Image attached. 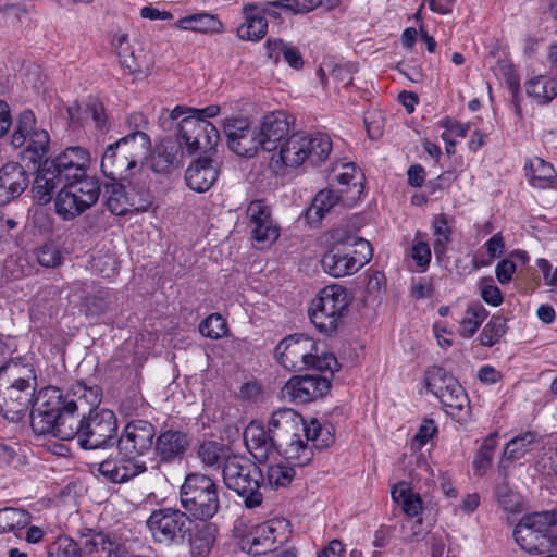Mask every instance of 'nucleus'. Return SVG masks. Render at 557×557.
I'll return each mask as SVG.
<instances>
[{
	"label": "nucleus",
	"instance_id": "ea45409f",
	"mask_svg": "<svg viewBox=\"0 0 557 557\" xmlns=\"http://www.w3.org/2000/svg\"><path fill=\"white\" fill-rule=\"evenodd\" d=\"M342 196L332 189H322L313 198L305 216L310 224H319L325 214L341 200Z\"/></svg>",
	"mask_w": 557,
	"mask_h": 557
},
{
	"label": "nucleus",
	"instance_id": "a878e982",
	"mask_svg": "<svg viewBox=\"0 0 557 557\" xmlns=\"http://www.w3.org/2000/svg\"><path fill=\"white\" fill-rule=\"evenodd\" d=\"M29 184V174L23 165L8 162L0 168V206L18 198Z\"/></svg>",
	"mask_w": 557,
	"mask_h": 557
},
{
	"label": "nucleus",
	"instance_id": "4d7b16f0",
	"mask_svg": "<svg viewBox=\"0 0 557 557\" xmlns=\"http://www.w3.org/2000/svg\"><path fill=\"white\" fill-rule=\"evenodd\" d=\"M433 235L436 237L434 240V252L441 256L446 250V245L450 240V231L444 215L436 216L432 223Z\"/></svg>",
	"mask_w": 557,
	"mask_h": 557
},
{
	"label": "nucleus",
	"instance_id": "6e6552de",
	"mask_svg": "<svg viewBox=\"0 0 557 557\" xmlns=\"http://www.w3.org/2000/svg\"><path fill=\"white\" fill-rule=\"evenodd\" d=\"M349 304L350 299L343 286H325L311 302L310 321L320 333L334 335L343 324Z\"/></svg>",
	"mask_w": 557,
	"mask_h": 557
},
{
	"label": "nucleus",
	"instance_id": "cd10ccee",
	"mask_svg": "<svg viewBox=\"0 0 557 557\" xmlns=\"http://www.w3.org/2000/svg\"><path fill=\"white\" fill-rule=\"evenodd\" d=\"M82 555L88 557H129L126 547L112 541L108 534L88 530L79 541Z\"/></svg>",
	"mask_w": 557,
	"mask_h": 557
},
{
	"label": "nucleus",
	"instance_id": "bb28decb",
	"mask_svg": "<svg viewBox=\"0 0 557 557\" xmlns=\"http://www.w3.org/2000/svg\"><path fill=\"white\" fill-rule=\"evenodd\" d=\"M209 153H212L209 152ZM219 176V162L211 154L200 157L193 161L185 172L187 186L197 191L209 190Z\"/></svg>",
	"mask_w": 557,
	"mask_h": 557
},
{
	"label": "nucleus",
	"instance_id": "f257e3e1",
	"mask_svg": "<svg viewBox=\"0 0 557 557\" xmlns=\"http://www.w3.org/2000/svg\"><path fill=\"white\" fill-rule=\"evenodd\" d=\"M150 151L151 140L145 132H129L107 146L100 170L113 181H127L140 171Z\"/></svg>",
	"mask_w": 557,
	"mask_h": 557
},
{
	"label": "nucleus",
	"instance_id": "864d4df0",
	"mask_svg": "<svg viewBox=\"0 0 557 557\" xmlns=\"http://www.w3.org/2000/svg\"><path fill=\"white\" fill-rule=\"evenodd\" d=\"M496 446L497 434H491L484 438L481 448L473 460V468L478 475H483L490 468Z\"/></svg>",
	"mask_w": 557,
	"mask_h": 557
},
{
	"label": "nucleus",
	"instance_id": "b1692460",
	"mask_svg": "<svg viewBox=\"0 0 557 557\" xmlns=\"http://www.w3.org/2000/svg\"><path fill=\"white\" fill-rule=\"evenodd\" d=\"M244 442L247 450L258 461L264 462L280 451L277 438L256 421L250 422L244 430Z\"/></svg>",
	"mask_w": 557,
	"mask_h": 557
},
{
	"label": "nucleus",
	"instance_id": "f8f14e48",
	"mask_svg": "<svg viewBox=\"0 0 557 557\" xmlns=\"http://www.w3.org/2000/svg\"><path fill=\"white\" fill-rule=\"evenodd\" d=\"M146 524L154 542L171 545L184 542L191 520L186 512L168 507L153 510Z\"/></svg>",
	"mask_w": 557,
	"mask_h": 557
},
{
	"label": "nucleus",
	"instance_id": "0e129e2a",
	"mask_svg": "<svg viewBox=\"0 0 557 557\" xmlns=\"http://www.w3.org/2000/svg\"><path fill=\"white\" fill-rule=\"evenodd\" d=\"M145 407V401L141 396L133 395L125 397L120 404V413L125 418H133L138 414V411Z\"/></svg>",
	"mask_w": 557,
	"mask_h": 557
},
{
	"label": "nucleus",
	"instance_id": "e2e57ef3",
	"mask_svg": "<svg viewBox=\"0 0 557 557\" xmlns=\"http://www.w3.org/2000/svg\"><path fill=\"white\" fill-rule=\"evenodd\" d=\"M128 193L131 211H146L152 205V196L148 189L141 188L136 190L134 187H132Z\"/></svg>",
	"mask_w": 557,
	"mask_h": 557
},
{
	"label": "nucleus",
	"instance_id": "c756f323",
	"mask_svg": "<svg viewBox=\"0 0 557 557\" xmlns=\"http://www.w3.org/2000/svg\"><path fill=\"white\" fill-rule=\"evenodd\" d=\"M242 11L244 22L237 28V36L242 40H261L268 32V21L263 10L253 4H246Z\"/></svg>",
	"mask_w": 557,
	"mask_h": 557
},
{
	"label": "nucleus",
	"instance_id": "603ef678",
	"mask_svg": "<svg viewBox=\"0 0 557 557\" xmlns=\"http://www.w3.org/2000/svg\"><path fill=\"white\" fill-rule=\"evenodd\" d=\"M507 325L506 320L500 315H494L485 324L479 335L480 344L486 347H492L506 334Z\"/></svg>",
	"mask_w": 557,
	"mask_h": 557
},
{
	"label": "nucleus",
	"instance_id": "393cba45",
	"mask_svg": "<svg viewBox=\"0 0 557 557\" xmlns=\"http://www.w3.org/2000/svg\"><path fill=\"white\" fill-rule=\"evenodd\" d=\"M251 237L258 243H273L278 238V228L273 224L270 208L262 200L251 201L246 210Z\"/></svg>",
	"mask_w": 557,
	"mask_h": 557
},
{
	"label": "nucleus",
	"instance_id": "4c0bfd02",
	"mask_svg": "<svg viewBox=\"0 0 557 557\" xmlns=\"http://www.w3.org/2000/svg\"><path fill=\"white\" fill-rule=\"evenodd\" d=\"M111 45L120 60L121 65L129 73L137 74L143 72V62L129 46L128 35L117 32L113 35Z\"/></svg>",
	"mask_w": 557,
	"mask_h": 557
},
{
	"label": "nucleus",
	"instance_id": "5701e85b",
	"mask_svg": "<svg viewBox=\"0 0 557 557\" xmlns=\"http://www.w3.org/2000/svg\"><path fill=\"white\" fill-rule=\"evenodd\" d=\"M99 473L112 483H124L147 471L146 462L133 455L117 454L99 463Z\"/></svg>",
	"mask_w": 557,
	"mask_h": 557
},
{
	"label": "nucleus",
	"instance_id": "052dcab7",
	"mask_svg": "<svg viewBox=\"0 0 557 557\" xmlns=\"http://www.w3.org/2000/svg\"><path fill=\"white\" fill-rule=\"evenodd\" d=\"M322 0H277L271 5L290 11L295 14L308 13L320 7Z\"/></svg>",
	"mask_w": 557,
	"mask_h": 557
},
{
	"label": "nucleus",
	"instance_id": "bf43d9fd",
	"mask_svg": "<svg viewBox=\"0 0 557 557\" xmlns=\"http://www.w3.org/2000/svg\"><path fill=\"white\" fill-rule=\"evenodd\" d=\"M63 256L57 245L47 243L37 250V261L46 268H55L62 263Z\"/></svg>",
	"mask_w": 557,
	"mask_h": 557
},
{
	"label": "nucleus",
	"instance_id": "4be33fe9",
	"mask_svg": "<svg viewBox=\"0 0 557 557\" xmlns=\"http://www.w3.org/2000/svg\"><path fill=\"white\" fill-rule=\"evenodd\" d=\"M294 120L285 111H273L265 114L258 128L261 149L274 151L286 139Z\"/></svg>",
	"mask_w": 557,
	"mask_h": 557
},
{
	"label": "nucleus",
	"instance_id": "20e7f679",
	"mask_svg": "<svg viewBox=\"0 0 557 557\" xmlns=\"http://www.w3.org/2000/svg\"><path fill=\"white\" fill-rule=\"evenodd\" d=\"M331 237L334 243L321 260L323 270L331 276L351 275L371 260L373 250L364 238L345 235L339 228Z\"/></svg>",
	"mask_w": 557,
	"mask_h": 557
},
{
	"label": "nucleus",
	"instance_id": "c9c22d12",
	"mask_svg": "<svg viewBox=\"0 0 557 557\" xmlns=\"http://www.w3.org/2000/svg\"><path fill=\"white\" fill-rule=\"evenodd\" d=\"M334 180L338 183V194L351 193V200L358 198L362 193V184L356 176V165L352 162L337 163L333 166Z\"/></svg>",
	"mask_w": 557,
	"mask_h": 557
},
{
	"label": "nucleus",
	"instance_id": "2f4dec72",
	"mask_svg": "<svg viewBox=\"0 0 557 557\" xmlns=\"http://www.w3.org/2000/svg\"><path fill=\"white\" fill-rule=\"evenodd\" d=\"M188 445L189 441L185 433L169 430L161 433L156 438L154 449L162 461L170 462L176 458H181L185 454Z\"/></svg>",
	"mask_w": 557,
	"mask_h": 557
},
{
	"label": "nucleus",
	"instance_id": "8fccbe9b",
	"mask_svg": "<svg viewBox=\"0 0 557 557\" xmlns=\"http://www.w3.org/2000/svg\"><path fill=\"white\" fill-rule=\"evenodd\" d=\"M295 476V467L286 461H280L271 465L267 470V482L273 490L287 487Z\"/></svg>",
	"mask_w": 557,
	"mask_h": 557
},
{
	"label": "nucleus",
	"instance_id": "9d476101",
	"mask_svg": "<svg viewBox=\"0 0 557 557\" xmlns=\"http://www.w3.org/2000/svg\"><path fill=\"white\" fill-rule=\"evenodd\" d=\"M425 385L442 403L445 411L456 421H466L470 416V403L463 387L441 367L426 371Z\"/></svg>",
	"mask_w": 557,
	"mask_h": 557
},
{
	"label": "nucleus",
	"instance_id": "f3484780",
	"mask_svg": "<svg viewBox=\"0 0 557 557\" xmlns=\"http://www.w3.org/2000/svg\"><path fill=\"white\" fill-rule=\"evenodd\" d=\"M71 399L73 398L69 395L64 397L61 391L53 386L40 389L30 408V424L34 432L46 435V432L53 428L51 421L58 418L59 412L67 406L65 401Z\"/></svg>",
	"mask_w": 557,
	"mask_h": 557
},
{
	"label": "nucleus",
	"instance_id": "ddd939ff",
	"mask_svg": "<svg viewBox=\"0 0 557 557\" xmlns=\"http://www.w3.org/2000/svg\"><path fill=\"white\" fill-rule=\"evenodd\" d=\"M83 425L79 434V446L84 449H99L116 443L117 420L109 409L89 410L82 416Z\"/></svg>",
	"mask_w": 557,
	"mask_h": 557
},
{
	"label": "nucleus",
	"instance_id": "6ab92c4d",
	"mask_svg": "<svg viewBox=\"0 0 557 557\" xmlns=\"http://www.w3.org/2000/svg\"><path fill=\"white\" fill-rule=\"evenodd\" d=\"M156 428L147 420L132 419L117 438L120 454L144 456L152 450Z\"/></svg>",
	"mask_w": 557,
	"mask_h": 557
},
{
	"label": "nucleus",
	"instance_id": "dca6fc26",
	"mask_svg": "<svg viewBox=\"0 0 557 557\" xmlns=\"http://www.w3.org/2000/svg\"><path fill=\"white\" fill-rule=\"evenodd\" d=\"M49 134L36 127V119L30 110L23 111L12 134L11 144L14 148L26 146V152L33 162L40 161L49 149Z\"/></svg>",
	"mask_w": 557,
	"mask_h": 557
},
{
	"label": "nucleus",
	"instance_id": "7ed1b4c3",
	"mask_svg": "<svg viewBox=\"0 0 557 557\" xmlns=\"http://www.w3.org/2000/svg\"><path fill=\"white\" fill-rule=\"evenodd\" d=\"M89 160L87 150L69 147L53 159L40 163L32 185L34 199L39 205L49 203L54 190L64 185V180L83 175L82 165Z\"/></svg>",
	"mask_w": 557,
	"mask_h": 557
},
{
	"label": "nucleus",
	"instance_id": "a211bd4d",
	"mask_svg": "<svg viewBox=\"0 0 557 557\" xmlns=\"http://www.w3.org/2000/svg\"><path fill=\"white\" fill-rule=\"evenodd\" d=\"M287 523L284 520L273 519L256 525L240 541L242 548L249 554L258 556L275 549V544L286 540Z\"/></svg>",
	"mask_w": 557,
	"mask_h": 557
},
{
	"label": "nucleus",
	"instance_id": "3c124183",
	"mask_svg": "<svg viewBox=\"0 0 557 557\" xmlns=\"http://www.w3.org/2000/svg\"><path fill=\"white\" fill-rule=\"evenodd\" d=\"M540 436L533 431H528L511 438L505 449L504 457L508 460L520 459L530 448V446L539 442Z\"/></svg>",
	"mask_w": 557,
	"mask_h": 557
},
{
	"label": "nucleus",
	"instance_id": "7c9ffc66",
	"mask_svg": "<svg viewBox=\"0 0 557 557\" xmlns=\"http://www.w3.org/2000/svg\"><path fill=\"white\" fill-rule=\"evenodd\" d=\"M183 150L173 138H164L151 158V169L156 173H169L181 165Z\"/></svg>",
	"mask_w": 557,
	"mask_h": 557
},
{
	"label": "nucleus",
	"instance_id": "338daca9",
	"mask_svg": "<svg viewBox=\"0 0 557 557\" xmlns=\"http://www.w3.org/2000/svg\"><path fill=\"white\" fill-rule=\"evenodd\" d=\"M401 529L409 541L418 540L426 533L421 519L409 518L403 523Z\"/></svg>",
	"mask_w": 557,
	"mask_h": 557
},
{
	"label": "nucleus",
	"instance_id": "1a4fd4ad",
	"mask_svg": "<svg viewBox=\"0 0 557 557\" xmlns=\"http://www.w3.org/2000/svg\"><path fill=\"white\" fill-rule=\"evenodd\" d=\"M278 148L280 161L285 166L298 168L306 162L317 165L331 153L332 141L325 134L295 133L287 137Z\"/></svg>",
	"mask_w": 557,
	"mask_h": 557
},
{
	"label": "nucleus",
	"instance_id": "0eeeda50",
	"mask_svg": "<svg viewBox=\"0 0 557 557\" xmlns=\"http://www.w3.org/2000/svg\"><path fill=\"white\" fill-rule=\"evenodd\" d=\"M222 475L224 484L244 499L247 508L262 504L260 488L263 475L256 463L238 456L227 457L223 463Z\"/></svg>",
	"mask_w": 557,
	"mask_h": 557
},
{
	"label": "nucleus",
	"instance_id": "2eb2a0df",
	"mask_svg": "<svg viewBox=\"0 0 557 557\" xmlns=\"http://www.w3.org/2000/svg\"><path fill=\"white\" fill-rule=\"evenodd\" d=\"M547 523L540 512L523 517L513 530L516 543L530 554L550 553L554 537Z\"/></svg>",
	"mask_w": 557,
	"mask_h": 557
},
{
	"label": "nucleus",
	"instance_id": "69168bd1",
	"mask_svg": "<svg viewBox=\"0 0 557 557\" xmlns=\"http://www.w3.org/2000/svg\"><path fill=\"white\" fill-rule=\"evenodd\" d=\"M431 557H458L455 549L446 546L442 535H433L431 539Z\"/></svg>",
	"mask_w": 557,
	"mask_h": 557
},
{
	"label": "nucleus",
	"instance_id": "473e14b6",
	"mask_svg": "<svg viewBox=\"0 0 557 557\" xmlns=\"http://www.w3.org/2000/svg\"><path fill=\"white\" fill-rule=\"evenodd\" d=\"M280 451L285 461L294 467H304L308 465L313 458L312 445L305 438L302 432L297 436H290L281 443Z\"/></svg>",
	"mask_w": 557,
	"mask_h": 557
},
{
	"label": "nucleus",
	"instance_id": "680f3d73",
	"mask_svg": "<svg viewBox=\"0 0 557 557\" xmlns=\"http://www.w3.org/2000/svg\"><path fill=\"white\" fill-rule=\"evenodd\" d=\"M411 258L422 271L426 269L431 261L430 246L425 240L419 238V234H417L411 247Z\"/></svg>",
	"mask_w": 557,
	"mask_h": 557
},
{
	"label": "nucleus",
	"instance_id": "37998d69",
	"mask_svg": "<svg viewBox=\"0 0 557 557\" xmlns=\"http://www.w3.org/2000/svg\"><path fill=\"white\" fill-rule=\"evenodd\" d=\"M129 193L126 191L125 186L113 181L111 184L104 186V197L107 209L115 215H124L131 211V201L128 199Z\"/></svg>",
	"mask_w": 557,
	"mask_h": 557
},
{
	"label": "nucleus",
	"instance_id": "c85d7f7f",
	"mask_svg": "<svg viewBox=\"0 0 557 557\" xmlns=\"http://www.w3.org/2000/svg\"><path fill=\"white\" fill-rule=\"evenodd\" d=\"M304 419L290 408H282L272 413L268 422V431L277 438L278 443L297 436L304 429Z\"/></svg>",
	"mask_w": 557,
	"mask_h": 557
},
{
	"label": "nucleus",
	"instance_id": "49530a36",
	"mask_svg": "<svg viewBox=\"0 0 557 557\" xmlns=\"http://www.w3.org/2000/svg\"><path fill=\"white\" fill-rule=\"evenodd\" d=\"M30 515L23 509H0V533L13 532L16 536L29 524Z\"/></svg>",
	"mask_w": 557,
	"mask_h": 557
},
{
	"label": "nucleus",
	"instance_id": "f704fd0d",
	"mask_svg": "<svg viewBox=\"0 0 557 557\" xmlns=\"http://www.w3.org/2000/svg\"><path fill=\"white\" fill-rule=\"evenodd\" d=\"M176 27L203 34L223 32V24L218 16L209 13H196L184 16L176 22Z\"/></svg>",
	"mask_w": 557,
	"mask_h": 557
},
{
	"label": "nucleus",
	"instance_id": "9b49d317",
	"mask_svg": "<svg viewBox=\"0 0 557 557\" xmlns=\"http://www.w3.org/2000/svg\"><path fill=\"white\" fill-rule=\"evenodd\" d=\"M77 394H79L78 399L65 401L67 405L66 408L59 412L58 418L51 421L53 428L48 430L46 434H52L62 441L77 438L79 443L81 425H83V422L77 411L84 403L97 405L100 399L99 388L97 386L87 388L84 384L79 383L75 387L74 396Z\"/></svg>",
	"mask_w": 557,
	"mask_h": 557
},
{
	"label": "nucleus",
	"instance_id": "aec40b11",
	"mask_svg": "<svg viewBox=\"0 0 557 557\" xmlns=\"http://www.w3.org/2000/svg\"><path fill=\"white\" fill-rule=\"evenodd\" d=\"M331 387L330 377L325 375H295L284 385V398L295 404H307L323 397Z\"/></svg>",
	"mask_w": 557,
	"mask_h": 557
},
{
	"label": "nucleus",
	"instance_id": "de8ad7c7",
	"mask_svg": "<svg viewBox=\"0 0 557 557\" xmlns=\"http://www.w3.org/2000/svg\"><path fill=\"white\" fill-rule=\"evenodd\" d=\"M394 502L401 505L409 518L417 517L422 511V500L419 494L413 493L405 482L398 483L392 491Z\"/></svg>",
	"mask_w": 557,
	"mask_h": 557
},
{
	"label": "nucleus",
	"instance_id": "79ce46f5",
	"mask_svg": "<svg viewBox=\"0 0 557 557\" xmlns=\"http://www.w3.org/2000/svg\"><path fill=\"white\" fill-rule=\"evenodd\" d=\"M304 429L301 432L312 447L323 449L334 443V426L330 423L322 425L317 419H311L309 422L304 421Z\"/></svg>",
	"mask_w": 557,
	"mask_h": 557
},
{
	"label": "nucleus",
	"instance_id": "5fc2aeb1",
	"mask_svg": "<svg viewBox=\"0 0 557 557\" xmlns=\"http://www.w3.org/2000/svg\"><path fill=\"white\" fill-rule=\"evenodd\" d=\"M48 557H82L81 545L67 536H60L49 546Z\"/></svg>",
	"mask_w": 557,
	"mask_h": 557
},
{
	"label": "nucleus",
	"instance_id": "a18cd8bd",
	"mask_svg": "<svg viewBox=\"0 0 557 557\" xmlns=\"http://www.w3.org/2000/svg\"><path fill=\"white\" fill-rule=\"evenodd\" d=\"M532 172L530 183L536 188H556L557 176L553 165L541 158H534L529 162Z\"/></svg>",
	"mask_w": 557,
	"mask_h": 557
},
{
	"label": "nucleus",
	"instance_id": "6e6d98bb",
	"mask_svg": "<svg viewBox=\"0 0 557 557\" xmlns=\"http://www.w3.org/2000/svg\"><path fill=\"white\" fill-rule=\"evenodd\" d=\"M198 456L209 467L220 466L226 460L224 446L216 442H206L200 445Z\"/></svg>",
	"mask_w": 557,
	"mask_h": 557
},
{
	"label": "nucleus",
	"instance_id": "f03ea898",
	"mask_svg": "<svg viewBox=\"0 0 557 557\" xmlns=\"http://www.w3.org/2000/svg\"><path fill=\"white\" fill-rule=\"evenodd\" d=\"M37 387L35 371L15 362L0 368V412L10 421H21L32 408Z\"/></svg>",
	"mask_w": 557,
	"mask_h": 557
},
{
	"label": "nucleus",
	"instance_id": "09e8293b",
	"mask_svg": "<svg viewBox=\"0 0 557 557\" xmlns=\"http://www.w3.org/2000/svg\"><path fill=\"white\" fill-rule=\"evenodd\" d=\"M488 312L481 304L469 306L460 321L459 334L462 337H471L487 318Z\"/></svg>",
	"mask_w": 557,
	"mask_h": 557
},
{
	"label": "nucleus",
	"instance_id": "412c9836",
	"mask_svg": "<svg viewBox=\"0 0 557 557\" xmlns=\"http://www.w3.org/2000/svg\"><path fill=\"white\" fill-rule=\"evenodd\" d=\"M228 148L238 156L252 157L261 148L258 131L251 129L248 120L232 117L224 122Z\"/></svg>",
	"mask_w": 557,
	"mask_h": 557
},
{
	"label": "nucleus",
	"instance_id": "a19ab883",
	"mask_svg": "<svg viewBox=\"0 0 557 557\" xmlns=\"http://www.w3.org/2000/svg\"><path fill=\"white\" fill-rule=\"evenodd\" d=\"M494 495L498 505L508 512H518L521 510L522 504L520 496L511 490L508 483L505 466L499 469L497 482L494 488Z\"/></svg>",
	"mask_w": 557,
	"mask_h": 557
},
{
	"label": "nucleus",
	"instance_id": "72a5a7b5",
	"mask_svg": "<svg viewBox=\"0 0 557 557\" xmlns=\"http://www.w3.org/2000/svg\"><path fill=\"white\" fill-rule=\"evenodd\" d=\"M88 162L89 160L82 165L83 175L77 178L64 180V185L83 199L85 205L92 207L99 199L100 185L97 180L86 175Z\"/></svg>",
	"mask_w": 557,
	"mask_h": 557
},
{
	"label": "nucleus",
	"instance_id": "13d9d810",
	"mask_svg": "<svg viewBox=\"0 0 557 557\" xmlns=\"http://www.w3.org/2000/svg\"><path fill=\"white\" fill-rule=\"evenodd\" d=\"M226 331L225 320L220 314H211L199 324L201 335L209 338H220Z\"/></svg>",
	"mask_w": 557,
	"mask_h": 557
},
{
	"label": "nucleus",
	"instance_id": "e433bc0d",
	"mask_svg": "<svg viewBox=\"0 0 557 557\" xmlns=\"http://www.w3.org/2000/svg\"><path fill=\"white\" fill-rule=\"evenodd\" d=\"M54 203L57 213L65 221L75 219L90 208L65 185L58 193Z\"/></svg>",
	"mask_w": 557,
	"mask_h": 557
},
{
	"label": "nucleus",
	"instance_id": "774afa93",
	"mask_svg": "<svg viewBox=\"0 0 557 557\" xmlns=\"http://www.w3.org/2000/svg\"><path fill=\"white\" fill-rule=\"evenodd\" d=\"M516 272V264L509 259L499 261L495 269L496 278L500 284H507L511 281Z\"/></svg>",
	"mask_w": 557,
	"mask_h": 557
},
{
	"label": "nucleus",
	"instance_id": "c03bdc74",
	"mask_svg": "<svg viewBox=\"0 0 557 557\" xmlns=\"http://www.w3.org/2000/svg\"><path fill=\"white\" fill-rule=\"evenodd\" d=\"M216 537V528L214 524H202L197 528L194 535L190 536V554L193 557H206L211 552Z\"/></svg>",
	"mask_w": 557,
	"mask_h": 557
},
{
	"label": "nucleus",
	"instance_id": "39448f33",
	"mask_svg": "<svg viewBox=\"0 0 557 557\" xmlns=\"http://www.w3.org/2000/svg\"><path fill=\"white\" fill-rule=\"evenodd\" d=\"M280 363L292 371L314 369L321 373L333 375L337 370V359L333 354L319 355L315 341L304 334L285 337L275 348Z\"/></svg>",
	"mask_w": 557,
	"mask_h": 557
},
{
	"label": "nucleus",
	"instance_id": "4468645a",
	"mask_svg": "<svg viewBox=\"0 0 557 557\" xmlns=\"http://www.w3.org/2000/svg\"><path fill=\"white\" fill-rule=\"evenodd\" d=\"M176 136L174 140L180 144L182 150L186 148L188 154L198 150L211 152L220 140L219 131L211 122L194 115H186L178 122Z\"/></svg>",
	"mask_w": 557,
	"mask_h": 557
},
{
	"label": "nucleus",
	"instance_id": "58836bf2",
	"mask_svg": "<svg viewBox=\"0 0 557 557\" xmlns=\"http://www.w3.org/2000/svg\"><path fill=\"white\" fill-rule=\"evenodd\" d=\"M525 92L539 104H548L557 96V81L546 75L532 77L525 83Z\"/></svg>",
	"mask_w": 557,
	"mask_h": 557
},
{
	"label": "nucleus",
	"instance_id": "423d86ee",
	"mask_svg": "<svg viewBox=\"0 0 557 557\" xmlns=\"http://www.w3.org/2000/svg\"><path fill=\"white\" fill-rule=\"evenodd\" d=\"M180 502L190 517L207 521L220 509L219 487L210 476L190 473L181 486Z\"/></svg>",
	"mask_w": 557,
	"mask_h": 557
}]
</instances>
